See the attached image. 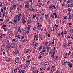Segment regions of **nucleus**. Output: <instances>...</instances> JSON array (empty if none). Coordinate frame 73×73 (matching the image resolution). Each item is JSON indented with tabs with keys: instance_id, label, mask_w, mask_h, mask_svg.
Returning a JSON list of instances; mask_svg holds the SVG:
<instances>
[{
	"instance_id": "obj_1",
	"label": "nucleus",
	"mask_w": 73,
	"mask_h": 73,
	"mask_svg": "<svg viewBox=\"0 0 73 73\" xmlns=\"http://www.w3.org/2000/svg\"><path fill=\"white\" fill-rule=\"evenodd\" d=\"M29 3H27V4L25 5V8H27V9H29V5H28Z\"/></svg>"
},
{
	"instance_id": "obj_2",
	"label": "nucleus",
	"mask_w": 73,
	"mask_h": 73,
	"mask_svg": "<svg viewBox=\"0 0 73 73\" xmlns=\"http://www.w3.org/2000/svg\"><path fill=\"white\" fill-rule=\"evenodd\" d=\"M22 22L23 24H24L26 23V21H25V19H22Z\"/></svg>"
},
{
	"instance_id": "obj_3",
	"label": "nucleus",
	"mask_w": 73,
	"mask_h": 73,
	"mask_svg": "<svg viewBox=\"0 0 73 73\" xmlns=\"http://www.w3.org/2000/svg\"><path fill=\"white\" fill-rule=\"evenodd\" d=\"M41 27H42V25L40 23H38V24L37 28H41Z\"/></svg>"
},
{
	"instance_id": "obj_4",
	"label": "nucleus",
	"mask_w": 73,
	"mask_h": 73,
	"mask_svg": "<svg viewBox=\"0 0 73 73\" xmlns=\"http://www.w3.org/2000/svg\"><path fill=\"white\" fill-rule=\"evenodd\" d=\"M29 51V49H27L26 50V52H25V54H26V53H28V52Z\"/></svg>"
},
{
	"instance_id": "obj_5",
	"label": "nucleus",
	"mask_w": 73,
	"mask_h": 73,
	"mask_svg": "<svg viewBox=\"0 0 73 73\" xmlns=\"http://www.w3.org/2000/svg\"><path fill=\"white\" fill-rule=\"evenodd\" d=\"M68 66H69L70 68H72V63H69V64H68Z\"/></svg>"
},
{
	"instance_id": "obj_6",
	"label": "nucleus",
	"mask_w": 73,
	"mask_h": 73,
	"mask_svg": "<svg viewBox=\"0 0 73 73\" xmlns=\"http://www.w3.org/2000/svg\"><path fill=\"white\" fill-rule=\"evenodd\" d=\"M39 16V15H38V14H36L35 15V17H37V18H38V17Z\"/></svg>"
},
{
	"instance_id": "obj_7",
	"label": "nucleus",
	"mask_w": 73,
	"mask_h": 73,
	"mask_svg": "<svg viewBox=\"0 0 73 73\" xmlns=\"http://www.w3.org/2000/svg\"><path fill=\"white\" fill-rule=\"evenodd\" d=\"M23 17H22V19H24L25 18V16L24 15V14H23Z\"/></svg>"
},
{
	"instance_id": "obj_8",
	"label": "nucleus",
	"mask_w": 73,
	"mask_h": 73,
	"mask_svg": "<svg viewBox=\"0 0 73 73\" xmlns=\"http://www.w3.org/2000/svg\"><path fill=\"white\" fill-rule=\"evenodd\" d=\"M63 7H64L65 6V2H64L63 3H62V5Z\"/></svg>"
},
{
	"instance_id": "obj_9",
	"label": "nucleus",
	"mask_w": 73,
	"mask_h": 73,
	"mask_svg": "<svg viewBox=\"0 0 73 73\" xmlns=\"http://www.w3.org/2000/svg\"><path fill=\"white\" fill-rule=\"evenodd\" d=\"M18 32H20V33H21V30L20 29H18Z\"/></svg>"
},
{
	"instance_id": "obj_10",
	"label": "nucleus",
	"mask_w": 73,
	"mask_h": 73,
	"mask_svg": "<svg viewBox=\"0 0 73 73\" xmlns=\"http://www.w3.org/2000/svg\"><path fill=\"white\" fill-rule=\"evenodd\" d=\"M68 19H70V20H71V15H69Z\"/></svg>"
},
{
	"instance_id": "obj_11",
	"label": "nucleus",
	"mask_w": 73,
	"mask_h": 73,
	"mask_svg": "<svg viewBox=\"0 0 73 73\" xmlns=\"http://www.w3.org/2000/svg\"><path fill=\"white\" fill-rule=\"evenodd\" d=\"M68 11H69L70 12L71 11H72V10H71V9H70V8H68Z\"/></svg>"
},
{
	"instance_id": "obj_12",
	"label": "nucleus",
	"mask_w": 73,
	"mask_h": 73,
	"mask_svg": "<svg viewBox=\"0 0 73 73\" xmlns=\"http://www.w3.org/2000/svg\"><path fill=\"white\" fill-rule=\"evenodd\" d=\"M13 8L15 9L16 8V6H15V4H13Z\"/></svg>"
},
{
	"instance_id": "obj_13",
	"label": "nucleus",
	"mask_w": 73,
	"mask_h": 73,
	"mask_svg": "<svg viewBox=\"0 0 73 73\" xmlns=\"http://www.w3.org/2000/svg\"><path fill=\"white\" fill-rule=\"evenodd\" d=\"M42 52H43V53H45V52H46V50H42Z\"/></svg>"
},
{
	"instance_id": "obj_14",
	"label": "nucleus",
	"mask_w": 73,
	"mask_h": 73,
	"mask_svg": "<svg viewBox=\"0 0 73 73\" xmlns=\"http://www.w3.org/2000/svg\"><path fill=\"white\" fill-rule=\"evenodd\" d=\"M41 57H42V56L40 55L39 56L38 58L39 59H40L41 58Z\"/></svg>"
},
{
	"instance_id": "obj_15",
	"label": "nucleus",
	"mask_w": 73,
	"mask_h": 73,
	"mask_svg": "<svg viewBox=\"0 0 73 73\" xmlns=\"http://www.w3.org/2000/svg\"><path fill=\"white\" fill-rule=\"evenodd\" d=\"M53 8V6L52 5H51L49 7V8H50V9H52Z\"/></svg>"
},
{
	"instance_id": "obj_16",
	"label": "nucleus",
	"mask_w": 73,
	"mask_h": 73,
	"mask_svg": "<svg viewBox=\"0 0 73 73\" xmlns=\"http://www.w3.org/2000/svg\"><path fill=\"white\" fill-rule=\"evenodd\" d=\"M47 52H49V50H50V49H49L48 48H47Z\"/></svg>"
},
{
	"instance_id": "obj_17",
	"label": "nucleus",
	"mask_w": 73,
	"mask_h": 73,
	"mask_svg": "<svg viewBox=\"0 0 73 73\" xmlns=\"http://www.w3.org/2000/svg\"><path fill=\"white\" fill-rule=\"evenodd\" d=\"M25 70H23V71L22 72V73H25Z\"/></svg>"
},
{
	"instance_id": "obj_18",
	"label": "nucleus",
	"mask_w": 73,
	"mask_h": 73,
	"mask_svg": "<svg viewBox=\"0 0 73 73\" xmlns=\"http://www.w3.org/2000/svg\"><path fill=\"white\" fill-rule=\"evenodd\" d=\"M53 55H54L55 54V53H56V52H55V51H53Z\"/></svg>"
},
{
	"instance_id": "obj_19",
	"label": "nucleus",
	"mask_w": 73,
	"mask_h": 73,
	"mask_svg": "<svg viewBox=\"0 0 73 73\" xmlns=\"http://www.w3.org/2000/svg\"><path fill=\"white\" fill-rule=\"evenodd\" d=\"M34 10V9H33V8H31V11H33Z\"/></svg>"
},
{
	"instance_id": "obj_20",
	"label": "nucleus",
	"mask_w": 73,
	"mask_h": 73,
	"mask_svg": "<svg viewBox=\"0 0 73 73\" xmlns=\"http://www.w3.org/2000/svg\"><path fill=\"white\" fill-rule=\"evenodd\" d=\"M1 4H0V7H2V3L0 2Z\"/></svg>"
},
{
	"instance_id": "obj_21",
	"label": "nucleus",
	"mask_w": 73,
	"mask_h": 73,
	"mask_svg": "<svg viewBox=\"0 0 73 73\" xmlns=\"http://www.w3.org/2000/svg\"><path fill=\"white\" fill-rule=\"evenodd\" d=\"M39 50H41V49H42V47L41 46H40L39 47Z\"/></svg>"
},
{
	"instance_id": "obj_22",
	"label": "nucleus",
	"mask_w": 73,
	"mask_h": 73,
	"mask_svg": "<svg viewBox=\"0 0 73 73\" xmlns=\"http://www.w3.org/2000/svg\"><path fill=\"white\" fill-rule=\"evenodd\" d=\"M25 42V40H23V41L22 42V43H24V42Z\"/></svg>"
},
{
	"instance_id": "obj_23",
	"label": "nucleus",
	"mask_w": 73,
	"mask_h": 73,
	"mask_svg": "<svg viewBox=\"0 0 73 73\" xmlns=\"http://www.w3.org/2000/svg\"><path fill=\"white\" fill-rule=\"evenodd\" d=\"M6 9H7V8L5 7H4V10H5Z\"/></svg>"
},
{
	"instance_id": "obj_24",
	"label": "nucleus",
	"mask_w": 73,
	"mask_h": 73,
	"mask_svg": "<svg viewBox=\"0 0 73 73\" xmlns=\"http://www.w3.org/2000/svg\"><path fill=\"white\" fill-rule=\"evenodd\" d=\"M54 55H53H53H51V57H52V58H54Z\"/></svg>"
},
{
	"instance_id": "obj_25",
	"label": "nucleus",
	"mask_w": 73,
	"mask_h": 73,
	"mask_svg": "<svg viewBox=\"0 0 73 73\" xmlns=\"http://www.w3.org/2000/svg\"><path fill=\"white\" fill-rule=\"evenodd\" d=\"M34 49H36V46H35L34 47Z\"/></svg>"
},
{
	"instance_id": "obj_26",
	"label": "nucleus",
	"mask_w": 73,
	"mask_h": 73,
	"mask_svg": "<svg viewBox=\"0 0 73 73\" xmlns=\"http://www.w3.org/2000/svg\"><path fill=\"white\" fill-rule=\"evenodd\" d=\"M68 38H70V36L68 35L67 37V39H68Z\"/></svg>"
},
{
	"instance_id": "obj_27",
	"label": "nucleus",
	"mask_w": 73,
	"mask_h": 73,
	"mask_svg": "<svg viewBox=\"0 0 73 73\" xmlns=\"http://www.w3.org/2000/svg\"><path fill=\"white\" fill-rule=\"evenodd\" d=\"M16 52L17 53H20V52L19 50H17Z\"/></svg>"
},
{
	"instance_id": "obj_28",
	"label": "nucleus",
	"mask_w": 73,
	"mask_h": 73,
	"mask_svg": "<svg viewBox=\"0 0 73 73\" xmlns=\"http://www.w3.org/2000/svg\"><path fill=\"white\" fill-rule=\"evenodd\" d=\"M13 54H15V55H16V54H17V53L16 52H14V51H13Z\"/></svg>"
},
{
	"instance_id": "obj_29",
	"label": "nucleus",
	"mask_w": 73,
	"mask_h": 73,
	"mask_svg": "<svg viewBox=\"0 0 73 73\" xmlns=\"http://www.w3.org/2000/svg\"><path fill=\"white\" fill-rule=\"evenodd\" d=\"M61 34L62 35H64V32H61Z\"/></svg>"
},
{
	"instance_id": "obj_30",
	"label": "nucleus",
	"mask_w": 73,
	"mask_h": 73,
	"mask_svg": "<svg viewBox=\"0 0 73 73\" xmlns=\"http://www.w3.org/2000/svg\"><path fill=\"white\" fill-rule=\"evenodd\" d=\"M24 36H22L21 38V40H23L24 38Z\"/></svg>"
},
{
	"instance_id": "obj_31",
	"label": "nucleus",
	"mask_w": 73,
	"mask_h": 73,
	"mask_svg": "<svg viewBox=\"0 0 73 73\" xmlns=\"http://www.w3.org/2000/svg\"><path fill=\"white\" fill-rule=\"evenodd\" d=\"M3 29L4 31H7V30L6 29V28H3Z\"/></svg>"
},
{
	"instance_id": "obj_32",
	"label": "nucleus",
	"mask_w": 73,
	"mask_h": 73,
	"mask_svg": "<svg viewBox=\"0 0 73 73\" xmlns=\"http://www.w3.org/2000/svg\"><path fill=\"white\" fill-rule=\"evenodd\" d=\"M48 22H49V24H50L51 22H50V20H48Z\"/></svg>"
},
{
	"instance_id": "obj_33",
	"label": "nucleus",
	"mask_w": 73,
	"mask_h": 73,
	"mask_svg": "<svg viewBox=\"0 0 73 73\" xmlns=\"http://www.w3.org/2000/svg\"><path fill=\"white\" fill-rule=\"evenodd\" d=\"M35 46H37V45H38V43H35Z\"/></svg>"
},
{
	"instance_id": "obj_34",
	"label": "nucleus",
	"mask_w": 73,
	"mask_h": 73,
	"mask_svg": "<svg viewBox=\"0 0 73 73\" xmlns=\"http://www.w3.org/2000/svg\"><path fill=\"white\" fill-rule=\"evenodd\" d=\"M14 22H15V23H17V20L14 19Z\"/></svg>"
},
{
	"instance_id": "obj_35",
	"label": "nucleus",
	"mask_w": 73,
	"mask_h": 73,
	"mask_svg": "<svg viewBox=\"0 0 73 73\" xmlns=\"http://www.w3.org/2000/svg\"><path fill=\"white\" fill-rule=\"evenodd\" d=\"M69 25H72V23H68Z\"/></svg>"
},
{
	"instance_id": "obj_36",
	"label": "nucleus",
	"mask_w": 73,
	"mask_h": 73,
	"mask_svg": "<svg viewBox=\"0 0 73 73\" xmlns=\"http://www.w3.org/2000/svg\"><path fill=\"white\" fill-rule=\"evenodd\" d=\"M53 15H55V16H56V13H53Z\"/></svg>"
},
{
	"instance_id": "obj_37",
	"label": "nucleus",
	"mask_w": 73,
	"mask_h": 73,
	"mask_svg": "<svg viewBox=\"0 0 73 73\" xmlns=\"http://www.w3.org/2000/svg\"><path fill=\"white\" fill-rule=\"evenodd\" d=\"M46 48H48V46H47V45H46Z\"/></svg>"
},
{
	"instance_id": "obj_38",
	"label": "nucleus",
	"mask_w": 73,
	"mask_h": 73,
	"mask_svg": "<svg viewBox=\"0 0 73 73\" xmlns=\"http://www.w3.org/2000/svg\"><path fill=\"white\" fill-rule=\"evenodd\" d=\"M23 61H26V60H25V59H24V58H23Z\"/></svg>"
},
{
	"instance_id": "obj_39",
	"label": "nucleus",
	"mask_w": 73,
	"mask_h": 73,
	"mask_svg": "<svg viewBox=\"0 0 73 73\" xmlns=\"http://www.w3.org/2000/svg\"><path fill=\"white\" fill-rule=\"evenodd\" d=\"M4 20V19H1L0 20V21H3Z\"/></svg>"
},
{
	"instance_id": "obj_40",
	"label": "nucleus",
	"mask_w": 73,
	"mask_h": 73,
	"mask_svg": "<svg viewBox=\"0 0 73 73\" xmlns=\"http://www.w3.org/2000/svg\"><path fill=\"white\" fill-rule=\"evenodd\" d=\"M72 43H73L72 42H70V43H69V42L68 43V44H72Z\"/></svg>"
},
{
	"instance_id": "obj_41",
	"label": "nucleus",
	"mask_w": 73,
	"mask_h": 73,
	"mask_svg": "<svg viewBox=\"0 0 73 73\" xmlns=\"http://www.w3.org/2000/svg\"><path fill=\"white\" fill-rule=\"evenodd\" d=\"M15 46H11V48H15Z\"/></svg>"
},
{
	"instance_id": "obj_42",
	"label": "nucleus",
	"mask_w": 73,
	"mask_h": 73,
	"mask_svg": "<svg viewBox=\"0 0 73 73\" xmlns=\"http://www.w3.org/2000/svg\"><path fill=\"white\" fill-rule=\"evenodd\" d=\"M27 28H28V30H30V27H28Z\"/></svg>"
},
{
	"instance_id": "obj_43",
	"label": "nucleus",
	"mask_w": 73,
	"mask_h": 73,
	"mask_svg": "<svg viewBox=\"0 0 73 73\" xmlns=\"http://www.w3.org/2000/svg\"><path fill=\"white\" fill-rule=\"evenodd\" d=\"M22 6H23V5H21L20 6V8H22Z\"/></svg>"
},
{
	"instance_id": "obj_44",
	"label": "nucleus",
	"mask_w": 73,
	"mask_h": 73,
	"mask_svg": "<svg viewBox=\"0 0 73 73\" xmlns=\"http://www.w3.org/2000/svg\"><path fill=\"white\" fill-rule=\"evenodd\" d=\"M67 17V16H65L64 17V19H66V17Z\"/></svg>"
},
{
	"instance_id": "obj_45",
	"label": "nucleus",
	"mask_w": 73,
	"mask_h": 73,
	"mask_svg": "<svg viewBox=\"0 0 73 73\" xmlns=\"http://www.w3.org/2000/svg\"><path fill=\"white\" fill-rule=\"evenodd\" d=\"M17 9L18 11H20V8L18 7L17 8Z\"/></svg>"
},
{
	"instance_id": "obj_46",
	"label": "nucleus",
	"mask_w": 73,
	"mask_h": 73,
	"mask_svg": "<svg viewBox=\"0 0 73 73\" xmlns=\"http://www.w3.org/2000/svg\"><path fill=\"white\" fill-rule=\"evenodd\" d=\"M15 41V39H14L13 40H12V42H13V41Z\"/></svg>"
},
{
	"instance_id": "obj_47",
	"label": "nucleus",
	"mask_w": 73,
	"mask_h": 73,
	"mask_svg": "<svg viewBox=\"0 0 73 73\" xmlns=\"http://www.w3.org/2000/svg\"><path fill=\"white\" fill-rule=\"evenodd\" d=\"M18 15L19 16H21V13H19Z\"/></svg>"
},
{
	"instance_id": "obj_48",
	"label": "nucleus",
	"mask_w": 73,
	"mask_h": 73,
	"mask_svg": "<svg viewBox=\"0 0 73 73\" xmlns=\"http://www.w3.org/2000/svg\"><path fill=\"white\" fill-rule=\"evenodd\" d=\"M43 31H44V29L42 28V29L41 30V31L42 32H43Z\"/></svg>"
},
{
	"instance_id": "obj_49",
	"label": "nucleus",
	"mask_w": 73,
	"mask_h": 73,
	"mask_svg": "<svg viewBox=\"0 0 73 73\" xmlns=\"http://www.w3.org/2000/svg\"><path fill=\"white\" fill-rule=\"evenodd\" d=\"M67 62H68V61L66 60L65 62H64V64H66Z\"/></svg>"
},
{
	"instance_id": "obj_50",
	"label": "nucleus",
	"mask_w": 73,
	"mask_h": 73,
	"mask_svg": "<svg viewBox=\"0 0 73 73\" xmlns=\"http://www.w3.org/2000/svg\"><path fill=\"white\" fill-rule=\"evenodd\" d=\"M57 15H55V18H57Z\"/></svg>"
},
{
	"instance_id": "obj_51",
	"label": "nucleus",
	"mask_w": 73,
	"mask_h": 73,
	"mask_svg": "<svg viewBox=\"0 0 73 73\" xmlns=\"http://www.w3.org/2000/svg\"><path fill=\"white\" fill-rule=\"evenodd\" d=\"M45 17L46 18L47 16H48V15H46L45 14Z\"/></svg>"
},
{
	"instance_id": "obj_52",
	"label": "nucleus",
	"mask_w": 73,
	"mask_h": 73,
	"mask_svg": "<svg viewBox=\"0 0 73 73\" xmlns=\"http://www.w3.org/2000/svg\"><path fill=\"white\" fill-rule=\"evenodd\" d=\"M15 59H16V60H17V59L19 60V58L18 57H17L15 58Z\"/></svg>"
},
{
	"instance_id": "obj_53",
	"label": "nucleus",
	"mask_w": 73,
	"mask_h": 73,
	"mask_svg": "<svg viewBox=\"0 0 73 73\" xmlns=\"http://www.w3.org/2000/svg\"><path fill=\"white\" fill-rule=\"evenodd\" d=\"M52 18L53 19H54V15H52Z\"/></svg>"
},
{
	"instance_id": "obj_54",
	"label": "nucleus",
	"mask_w": 73,
	"mask_h": 73,
	"mask_svg": "<svg viewBox=\"0 0 73 73\" xmlns=\"http://www.w3.org/2000/svg\"><path fill=\"white\" fill-rule=\"evenodd\" d=\"M48 37H50V35H49V34H48Z\"/></svg>"
},
{
	"instance_id": "obj_55",
	"label": "nucleus",
	"mask_w": 73,
	"mask_h": 73,
	"mask_svg": "<svg viewBox=\"0 0 73 73\" xmlns=\"http://www.w3.org/2000/svg\"><path fill=\"white\" fill-rule=\"evenodd\" d=\"M20 35H18V38H20Z\"/></svg>"
},
{
	"instance_id": "obj_56",
	"label": "nucleus",
	"mask_w": 73,
	"mask_h": 73,
	"mask_svg": "<svg viewBox=\"0 0 73 73\" xmlns=\"http://www.w3.org/2000/svg\"><path fill=\"white\" fill-rule=\"evenodd\" d=\"M5 52H3V55H4V54H5Z\"/></svg>"
},
{
	"instance_id": "obj_57",
	"label": "nucleus",
	"mask_w": 73,
	"mask_h": 73,
	"mask_svg": "<svg viewBox=\"0 0 73 73\" xmlns=\"http://www.w3.org/2000/svg\"><path fill=\"white\" fill-rule=\"evenodd\" d=\"M19 41V40L17 39V40H15V41L16 42H17V41Z\"/></svg>"
},
{
	"instance_id": "obj_58",
	"label": "nucleus",
	"mask_w": 73,
	"mask_h": 73,
	"mask_svg": "<svg viewBox=\"0 0 73 73\" xmlns=\"http://www.w3.org/2000/svg\"><path fill=\"white\" fill-rule=\"evenodd\" d=\"M3 27H4V28H5V27H6V25H3Z\"/></svg>"
},
{
	"instance_id": "obj_59",
	"label": "nucleus",
	"mask_w": 73,
	"mask_h": 73,
	"mask_svg": "<svg viewBox=\"0 0 73 73\" xmlns=\"http://www.w3.org/2000/svg\"><path fill=\"white\" fill-rule=\"evenodd\" d=\"M39 19V18H37V21H38V19Z\"/></svg>"
},
{
	"instance_id": "obj_60",
	"label": "nucleus",
	"mask_w": 73,
	"mask_h": 73,
	"mask_svg": "<svg viewBox=\"0 0 73 73\" xmlns=\"http://www.w3.org/2000/svg\"><path fill=\"white\" fill-rule=\"evenodd\" d=\"M66 3L67 4H68V3H69V1H67Z\"/></svg>"
},
{
	"instance_id": "obj_61",
	"label": "nucleus",
	"mask_w": 73,
	"mask_h": 73,
	"mask_svg": "<svg viewBox=\"0 0 73 73\" xmlns=\"http://www.w3.org/2000/svg\"><path fill=\"white\" fill-rule=\"evenodd\" d=\"M1 12H3V9H2V8H1Z\"/></svg>"
},
{
	"instance_id": "obj_62",
	"label": "nucleus",
	"mask_w": 73,
	"mask_h": 73,
	"mask_svg": "<svg viewBox=\"0 0 73 73\" xmlns=\"http://www.w3.org/2000/svg\"><path fill=\"white\" fill-rule=\"evenodd\" d=\"M29 31L30 30H29L27 31V33H29Z\"/></svg>"
},
{
	"instance_id": "obj_63",
	"label": "nucleus",
	"mask_w": 73,
	"mask_h": 73,
	"mask_svg": "<svg viewBox=\"0 0 73 73\" xmlns=\"http://www.w3.org/2000/svg\"><path fill=\"white\" fill-rule=\"evenodd\" d=\"M62 65H64V66H65V63H64L63 64H62Z\"/></svg>"
},
{
	"instance_id": "obj_64",
	"label": "nucleus",
	"mask_w": 73,
	"mask_h": 73,
	"mask_svg": "<svg viewBox=\"0 0 73 73\" xmlns=\"http://www.w3.org/2000/svg\"><path fill=\"white\" fill-rule=\"evenodd\" d=\"M71 19H73V15H72V16L71 17Z\"/></svg>"
}]
</instances>
